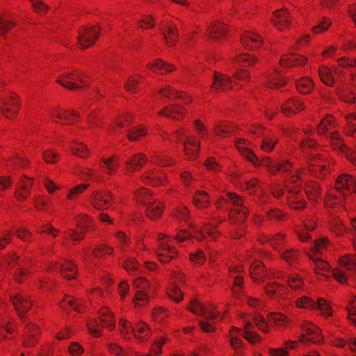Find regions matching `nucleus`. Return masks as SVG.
Instances as JSON below:
<instances>
[{
    "mask_svg": "<svg viewBox=\"0 0 356 356\" xmlns=\"http://www.w3.org/2000/svg\"><path fill=\"white\" fill-rule=\"evenodd\" d=\"M100 321L102 324L108 328L113 329L115 326V319L113 313L108 309H103L100 313Z\"/></svg>",
    "mask_w": 356,
    "mask_h": 356,
    "instance_id": "obj_36",
    "label": "nucleus"
},
{
    "mask_svg": "<svg viewBox=\"0 0 356 356\" xmlns=\"http://www.w3.org/2000/svg\"><path fill=\"white\" fill-rule=\"evenodd\" d=\"M308 171L315 177L321 178L327 172V163L318 155H314L309 161Z\"/></svg>",
    "mask_w": 356,
    "mask_h": 356,
    "instance_id": "obj_14",
    "label": "nucleus"
},
{
    "mask_svg": "<svg viewBox=\"0 0 356 356\" xmlns=\"http://www.w3.org/2000/svg\"><path fill=\"white\" fill-rule=\"evenodd\" d=\"M159 115L179 120L184 116V109L179 105L170 104L159 111Z\"/></svg>",
    "mask_w": 356,
    "mask_h": 356,
    "instance_id": "obj_26",
    "label": "nucleus"
},
{
    "mask_svg": "<svg viewBox=\"0 0 356 356\" xmlns=\"http://www.w3.org/2000/svg\"><path fill=\"white\" fill-rule=\"evenodd\" d=\"M147 67L154 72L161 74L163 72H170L175 70V67L172 65L165 63L161 60H156L154 63H149Z\"/></svg>",
    "mask_w": 356,
    "mask_h": 356,
    "instance_id": "obj_30",
    "label": "nucleus"
},
{
    "mask_svg": "<svg viewBox=\"0 0 356 356\" xmlns=\"http://www.w3.org/2000/svg\"><path fill=\"white\" fill-rule=\"evenodd\" d=\"M314 261V268L317 273L321 274L323 272H327L330 269V265L321 259H316L314 257H311Z\"/></svg>",
    "mask_w": 356,
    "mask_h": 356,
    "instance_id": "obj_52",
    "label": "nucleus"
},
{
    "mask_svg": "<svg viewBox=\"0 0 356 356\" xmlns=\"http://www.w3.org/2000/svg\"><path fill=\"white\" fill-rule=\"evenodd\" d=\"M137 200L146 207V213L152 220L159 218L163 209L161 202L154 199L147 189L141 188L135 193Z\"/></svg>",
    "mask_w": 356,
    "mask_h": 356,
    "instance_id": "obj_4",
    "label": "nucleus"
},
{
    "mask_svg": "<svg viewBox=\"0 0 356 356\" xmlns=\"http://www.w3.org/2000/svg\"><path fill=\"white\" fill-rule=\"evenodd\" d=\"M305 191L308 198L311 200H316L321 195L318 184L313 181L306 184Z\"/></svg>",
    "mask_w": 356,
    "mask_h": 356,
    "instance_id": "obj_35",
    "label": "nucleus"
},
{
    "mask_svg": "<svg viewBox=\"0 0 356 356\" xmlns=\"http://www.w3.org/2000/svg\"><path fill=\"white\" fill-rule=\"evenodd\" d=\"M71 152L81 157V158H86L89 154V150L87 147L81 143L74 141L70 146Z\"/></svg>",
    "mask_w": 356,
    "mask_h": 356,
    "instance_id": "obj_42",
    "label": "nucleus"
},
{
    "mask_svg": "<svg viewBox=\"0 0 356 356\" xmlns=\"http://www.w3.org/2000/svg\"><path fill=\"white\" fill-rule=\"evenodd\" d=\"M295 341H290L285 344V348H279L275 349H270L269 353L270 356H288V349H292L294 348Z\"/></svg>",
    "mask_w": 356,
    "mask_h": 356,
    "instance_id": "obj_46",
    "label": "nucleus"
},
{
    "mask_svg": "<svg viewBox=\"0 0 356 356\" xmlns=\"http://www.w3.org/2000/svg\"><path fill=\"white\" fill-rule=\"evenodd\" d=\"M168 295L170 298H172L175 302H179L182 299L183 293L179 289V288L177 286H173L170 289L168 292Z\"/></svg>",
    "mask_w": 356,
    "mask_h": 356,
    "instance_id": "obj_63",
    "label": "nucleus"
},
{
    "mask_svg": "<svg viewBox=\"0 0 356 356\" xmlns=\"http://www.w3.org/2000/svg\"><path fill=\"white\" fill-rule=\"evenodd\" d=\"M235 61L237 63H244L248 65H251L257 61V58L250 54H241L235 58Z\"/></svg>",
    "mask_w": 356,
    "mask_h": 356,
    "instance_id": "obj_57",
    "label": "nucleus"
},
{
    "mask_svg": "<svg viewBox=\"0 0 356 356\" xmlns=\"http://www.w3.org/2000/svg\"><path fill=\"white\" fill-rule=\"evenodd\" d=\"M166 29L167 33H163V34L166 43L172 46L177 41L179 38L177 29L175 25L170 24L166 27Z\"/></svg>",
    "mask_w": 356,
    "mask_h": 356,
    "instance_id": "obj_38",
    "label": "nucleus"
},
{
    "mask_svg": "<svg viewBox=\"0 0 356 356\" xmlns=\"http://www.w3.org/2000/svg\"><path fill=\"white\" fill-rule=\"evenodd\" d=\"M296 87L300 92L308 94L312 90L314 83L309 78L304 77L296 81Z\"/></svg>",
    "mask_w": 356,
    "mask_h": 356,
    "instance_id": "obj_39",
    "label": "nucleus"
},
{
    "mask_svg": "<svg viewBox=\"0 0 356 356\" xmlns=\"http://www.w3.org/2000/svg\"><path fill=\"white\" fill-rule=\"evenodd\" d=\"M339 96L342 101L348 104H352L355 99L353 92L350 89L339 92Z\"/></svg>",
    "mask_w": 356,
    "mask_h": 356,
    "instance_id": "obj_55",
    "label": "nucleus"
},
{
    "mask_svg": "<svg viewBox=\"0 0 356 356\" xmlns=\"http://www.w3.org/2000/svg\"><path fill=\"white\" fill-rule=\"evenodd\" d=\"M123 266L129 273H134L138 270V263L134 258H129L124 261Z\"/></svg>",
    "mask_w": 356,
    "mask_h": 356,
    "instance_id": "obj_56",
    "label": "nucleus"
},
{
    "mask_svg": "<svg viewBox=\"0 0 356 356\" xmlns=\"http://www.w3.org/2000/svg\"><path fill=\"white\" fill-rule=\"evenodd\" d=\"M134 284L138 289L134 298L136 306L144 305L149 300V296L146 289L149 287V282L143 277H139L134 280Z\"/></svg>",
    "mask_w": 356,
    "mask_h": 356,
    "instance_id": "obj_11",
    "label": "nucleus"
},
{
    "mask_svg": "<svg viewBox=\"0 0 356 356\" xmlns=\"http://www.w3.org/2000/svg\"><path fill=\"white\" fill-rule=\"evenodd\" d=\"M289 13L284 9L277 10L274 13L273 23L280 31L285 30L290 24Z\"/></svg>",
    "mask_w": 356,
    "mask_h": 356,
    "instance_id": "obj_21",
    "label": "nucleus"
},
{
    "mask_svg": "<svg viewBox=\"0 0 356 356\" xmlns=\"http://www.w3.org/2000/svg\"><path fill=\"white\" fill-rule=\"evenodd\" d=\"M319 76L323 83L327 86L332 87L334 84V79L333 77L332 70L327 67H323L319 70Z\"/></svg>",
    "mask_w": 356,
    "mask_h": 356,
    "instance_id": "obj_41",
    "label": "nucleus"
},
{
    "mask_svg": "<svg viewBox=\"0 0 356 356\" xmlns=\"http://www.w3.org/2000/svg\"><path fill=\"white\" fill-rule=\"evenodd\" d=\"M59 268L60 273L67 280L75 278L76 267L72 261L66 260L63 264L60 265Z\"/></svg>",
    "mask_w": 356,
    "mask_h": 356,
    "instance_id": "obj_34",
    "label": "nucleus"
},
{
    "mask_svg": "<svg viewBox=\"0 0 356 356\" xmlns=\"http://www.w3.org/2000/svg\"><path fill=\"white\" fill-rule=\"evenodd\" d=\"M225 26L219 22H213L208 27L209 36L211 39L218 40L225 34Z\"/></svg>",
    "mask_w": 356,
    "mask_h": 356,
    "instance_id": "obj_33",
    "label": "nucleus"
},
{
    "mask_svg": "<svg viewBox=\"0 0 356 356\" xmlns=\"http://www.w3.org/2000/svg\"><path fill=\"white\" fill-rule=\"evenodd\" d=\"M235 130L233 124L229 123H219L214 127V131L216 135L220 136H226L232 134Z\"/></svg>",
    "mask_w": 356,
    "mask_h": 356,
    "instance_id": "obj_43",
    "label": "nucleus"
},
{
    "mask_svg": "<svg viewBox=\"0 0 356 356\" xmlns=\"http://www.w3.org/2000/svg\"><path fill=\"white\" fill-rule=\"evenodd\" d=\"M227 195L229 200L236 207L234 211L231 212L230 216L233 217L236 214L238 216L239 220H243L248 213L247 207L244 204L243 200L240 196L233 193H228Z\"/></svg>",
    "mask_w": 356,
    "mask_h": 356,
    "instance_id": "obj_15",
    "label": "nucleus"
},
{
    "mask_svg": "<svg viewBox=\"0 0 356 356\" xmlns=\"http://www.w3.org/2000/svg\"><path fill=\"white\" fill-rule=\"evenodd\" d=\"M99 35V29L97 26L83 27L78 31V47L87 49L95 44Z\"/></svg>",
    "mask_w": 356,
    "mask_h": 356,
    "instance_id": "obj_6",
    "label": "nucleus"
},
{
    "mask_svg": "<svg viewBox=\"0 0 356 356\" xmlns=\"http://www.w3.org/2000/svg\"><path fill=\"white\" fill-rule=\"evenodd\" d=\"M120 325L122 327L121 333L128 334L130 332L140 341H147L151 335L150 327L143 321H138L135 324L121 319Z\"/></svg>",
    "mask_w": 356,
    "mask_h": 356,
    "instance_id": "obj_5",
    "label": "nucleus"
},
{
    "mask_svg": "<svg viewBox=\"0 0 356 356\" xmlns=\"http://www.w3.org/2000/svg\"><path fill=\"white\" fill-rule=\"evenodd\" d=\"M90 202L94 207L98 209H106L111 204L112 195L108 191H96L91 195Z\"/></svg>",
    "mask_w": 356,
    "mask_h": 356,
    "instance_id": "obj_12",
    "label": "nucleus"
},
{
    "mask_svg": "<svg viewBox=\"0 0 356 356\" xmlns=\"http://www.w3.org/2000/svg\"><path fill=\"white\" fill-rule=\"evenodd\" d=\"M331 229L337 235H341L346 231V227H344L341 220L338 218L334 219L332 221Z\"/></svg>",
    "mask_w": 356,
    "mask_h": 356,
    "instance_id": "obj_58",
    "label": "nucleus"
},
{
    "mask_svg": "<svg viewBox=\"0 0 356 356\" xmlns=\"http://www.w3.org/2000/svg\"><path fill=\"white\" fill-rule=\"evenodd\" d=\"M333 119L331 116H327L325 118H323L318 128V132L319 134H325L326 133L327 127V125H330L332 124Z\"/></svg>",
    "mask_w": 356,
    "mask_h": 356,
    "instance_id": "obj_62",
    "label": "nucleus"
},
{
    "mask_svg": "<svg viewBox=\"0 0 356 356\" xmlns=\"http://www.w3.org/2000/svg\"><path fill=\"white\" fill-rule=\"evenodd\" d=\"M211 87L218 90H222L226 91L231 88V80L225 74L215 72L213 75V83Z\"/></svg>",
    "mask_w": 356,
    "mask_h": 356,
    "instance_id": "obj_24",
    "label": "nucleus"
},
{
    "mask_svg": "<svg viewBox=\"0 0 356 356\" xmlns=\"http://www.w3.org/2000/svg\"><path fill=\"white\" fill-rule=\"evenodd\" d=\"M268 321L277 327H282L287 323L288 318L282 314L273 312L269 315Z\"/></svg>",
    "mask_w": 356,
    "mask_h": 356,
    "instance_id": "obj_45",
    "label": "nucleus"
},
{
    "mask_svg": "<svg viewBox=\"0 0 356 356\" xmlns=\"http://www.w3.org/2000/svg\"><path fill=\"white\" fill-rule=\"evenodd\" d=\"M336 185V188L338 191L342 188L348 191L353 189L356 193V181L348 175L344 174L339 176L337 179Z\"/></svg>",
    "mask_w": 356,
    "mask_h": 356,
    "instance_id": "obj_25",
    "label": "nucleus"
},
{
    "mask_svg": "<svg viewBox=\"0 0 356 356\" xmlns=\"http://www.w3.org/2000/svg\"><path fill=\"white\" fill-rule=\"evenodd\" d=\"M161 97L165 98L169 100L180 99L184 104L188 103L191 97L188 95L178 92L169 86H166L159 90Z\"/></svg>",
    "mask_w": 356,
    "mask_h": 356,
    "instance_id": "obj_18",
    "label": "nucleus"
},
{
    "mask_svg": "<svg viewBox=\"0 0 356 356\" xmlns=\"http://www.w3.org/2000/svg\"><path fill=\"white\" fill-rule=\"evenodd\" d=\"M147 156L143 153H138L128 159L125 164L129 171L134 172L143 167L147 163Z\"/></svg>",
    "mask_w": 356,
    "mask_h": 356,
    "instance_id": "obj_22",
    "label": "nucleus"
},
{
    "mask_svg": "<svg viewBox=\"0 0 356 356\" xmlns=\"http://www.w3.org/2000/svg\"><path fill=\"white\" fill-rule=\"evenodd\" d=\"M245 142L243 140L236 142V147L240 152H241L243 156H245L250 162L254 165H261L268 169V170L275 174L277 171H282L289 172L291 171L292 165L287 161L281 163H273L268 158L266 157L259 160V158L254 154V152L243 145Z\"/></svg>",
    "mask_w": 356,
    "mask_h": 356,
    "instance_id": "obj_2",
    "label": "nucleus"
},
{
    "mask_svg": "<svg viewBox=\"0 0 356 356\" xmlns=\"http://www.w3.org/2000/svg\"><path fill=\"white\" fill-rule=\"evenodd\" d=\"M248 264H250V276L256 281L262 278L264 275V268L261 261L253 259L251 254L248 255Z\"/></svg>",
    "mask_w": 356,
    "mask_h": 356,
    "instance_id": "obj_23",
    "label": "nucleus"
},
{
    "mask_svg": "<svg viewBox=\"0 0 356 356\" xmlns=\"http://www.w3.org/2000/svg\"><path fill=\"white\" fill-rule=\"evenodd\" d=\"M33 184V179L24 175L19 181V185L17 187L15 197L18 201H24L30 193V190Z\"/></svg>",
    "mask_w": 356,
    "mask_h": 356,
    "instance_id": "obj_16",
    "label": "nucleus"
},
{
    "mask_svg": "<svg viewBox=\"0 0 356 356\" xmlns=\"http://www.w3.org/2000/svg\"><path fill=\"white\" fill-rule=\"evenodd\" d=\"M231 346L235 350L236 353V356H242L241 350L243 347V342L238 337L233 334L229 339Z\"/></svg>",
    "mask_w": 356,
    "mask_h": 356,
    "instance_id": "obj_50",
    "label": "nucleus"
},
{
    "mask_svg": "<svg viewBox=\"0 0 356 356\" xmlns=\"http://www.w3.org/2000/svg\"><path fill=\"white\" fill-rule=\"evenodd\" d=\"M193 203L197 207H207L210 203L208 193L203 191H196L193 196Z\"/></svg>",
    "mask_w": 356,
    "mask_h": 356,
    "instance_id": "obj_37",
    "label": "nucleus"
},
{
    "mask_svg": "<svg viewBox=\"0 0 356 356\" xmlns=\"http://www.w3.org/2000/svg\"><path fill=\"white\" fill-rule=\"evenodd\" d=\"M102 163H104V166L102 168L106 169V172L108 175H113L118 168L117 159L115 156H113L110 159H102Z\"/></svg>",
    "mask_w": 356,
    "mask_h": 356,
    "instance_id": "obj_47",
    "label": "nucleus"
},
{
    "mask_svg": "<svg viewBox=\"0 0 356 356\" xmlns=\"http://www.w3.org/2000/svg\"><path fill=\"white\" fill-rule=\"evenodd\" d=\"M305 170L303 168L297 170L295 174H291V177L285 182V188L286 189L289 196H287V201L289 207L293 209H302L305 208V202L300 194V191L296 187L293 188L291 184H296L299 186L298 181L302 180L304 177Z\"/></svg>",
    "mask_w": 356,
    "mask_h": 356,
    "instance_id": "obj_3",
    "label": "nucleus"
},
{
    "mask_svg": "<svg viewBox=\"0 0 356 356\" xmlns=\"http://www.w3.org/2000/svg\"><path fill=\"white\" fill-rule=\"evenodd\" d=\"M340 265L341 268L334 270L332 274L338 282L344 283L348 275L343 270V268L350 272L356 269V258L353 256H344L340 259Z\"/></svg>",
    "mask_w": 356,
    "mask_h": 356,
    "instance_id": "obj_10",
    "label": "nucleus"
},
{
    "mask_svg": "<svg viewBox=\"0 0 356 356\" xmlns=\"http://www.w3.org/2000/svg\"><path fill=\"white\" fill-rule=\"evenodd\" d=\"M252 325L248 322L245 327H244V330L243 332H241L239 329L238 328H234V330L236 332H239V333H241V334L243 335V337L247 340L250 343H257L258 341H261V338L259 336L258 334L255 333L254 332H253L252 330Z\"/></svg>",
    "mask_w": 356,
    "mask_h": 356,
    "instance_id": "obj_32",
    "label": "nucleus"
},
{
    "mask_svg": "<svg viewBox=\"0 0 356 356\" xmlns=\"http://www.w3.org/2000/svg\"><path fill=\"white\" fill-rule=\"evenodd\" d=\"M327 136L336 148L341 149L346 153V158L356 165V152L346 149L343 143L341 136L337 132L330 133Z\"/></svg>",
    "mask_w": 356,
    "mask_h": 356,
    "instance_id": "obj_17",
    "label": "nucleus"
},
{
    "mask_svg": "<svg viewBox=\"0 0 356 356\" xmlns=\"http://www.w3.org/2000/svg\"><path fill=\"white\" fill-rule=\"evenodd\" d=\"M327 242L325 238H319L314 242L312 250L314 252H321L327 247Z\"/></svg>",
    "mask_w": 356,
    "mask_h": 356,
    "instance_id": "obj_64",
    "label": "nucleus"
},
{
    "mask_svg": "<svg viewBox=\"0 0 356 356\" xmlns=\"http://www.w3.org/2000/svg\"><path fill=\"white\" fill-rule=\"evenodd\" d=\"M168 238L169 236L163 234H160L158 236L160 250L163 252H166V254L163 252L157 254L159 260L162 263H167L170 261L171 259L175 258L177 254V252L175 250V249L168 245V241H165V239Z\"/></svg>",
    "mask_w": 356,
    "mask_h": 356,
    "instance_id": "obj_13",
    "label": "nucleus"
},
{
    "mask_svg": "<svg viewBox=\"0 0 356 356\" xmlns=\"http://www.w3.org/2000/svg\"><path fill=\"white\" fill-rule=\"evenodd\" d=\"M241 43L246 49L253 50L261 47L262 40L260 35L248 31L241 36Z\"/></svg>",
    "mask_w": 356,
    "mask_h": 356,
    "instance_id": "obj_19",
    "label": "nucleus"
},
{
    "mask_svg": "<svg viewBox=\"0 0 356 356\" xmlns=\"http://www.w3.org/2000/svg\"><path fill=\"white\" fill-rule=\"evenodd\" d=\"M0 104L3 115L6 118L11 119L18 113L20 107L19 98L15 94H11L1 98Z\"/></svg>",
    "mask_w": 356,
    "mask_h": 356,
    "instance_id": "obj_8",
    "label": "nucleus"
},
{
    "mask_svg": "<svg viewBox=\"0 0 356 356\" xmlns=\"http://www.w3.org/2000/svg\"><path fill=\"white\" fill-rule=\"evenodd\" d=\"M88 186L89 184H88L78 185L77 186L70 190L67 194V198L70 200L74 199L78 194L84 191Z\"/></svg>",
    "mask_w": 356,
    "mask_h": 356,
    "instance_id": "obj_60",
    "label": "nucleus"
},
{
    "mask_svg": "<svg viewBox=\"0 0 356 356\" xmlns=\"http://www.w3.org/2000/svg\"><path fill=\"white\" fill-rule=\"evenodd\" d=\"M253 320L254 321V323L257 325V326L259 327V329L261 331H262L264 332H267L268 323L261 315H260L259 314H256L254 316Z\"/></svg>",
    "mask_w": 356,
    "mask_h": 356,
    "instance_id": "obj_59",
    "label": "nucleus"
},
{
    "mask_svg": "<svg viewBox=\"0 0 356 356\" xmlns=\"http://www.w3.org/2000/svg\"><path fill=\"white\" fill-rule=\"evenodd\" d=\"M146 134L144 129H138L133 127L127 134V138L131 141H136L139 139L140 136H143Z\"/></svg>",
    "mask_w": 356,
    "mask_h": 356,
    "instance_id": "obj_53",
    "label": "nucleus"
},
{
    "mask_svg": "<svg viewBox=\"0 0 356 356\" xmlns=\"http://www.w3.org/2000/svg\"><path fill=\"white\" fill-rule=\"evenodd\" d=\"M280 252L282 254L283 259L289 262L295 260L298 255L294 250L290 248H282L280 250Z\"/></svg>",
    "mask_w": 356,
    "mask_h": 356,
    "instance_id": "obj_54",
    "label": "nucleus"
},
{
    "mask_svg": "<svg viewBox=\"0 0 356 356\" xmlns=\"http://www.w3.org/2000/svg\"><path fill=\"white\" fill-rule=\"evenodd\" d=\"M277 142V139L271 136H264L261 148L264 152H271L273 149L275 144Z\"/></svg>",
    "mask_w": 356,
    "mask_h": 356,
    "instance_id": "obj_48",
    "label": "nucleus"
},
{
    "mask_svg": "<svg viewBox=\"0 0 356 356\" xmlns=\"http://www.w3.org/2000/svg\"><path fill=\"white\" fill-rule=\"evenodd\" d=\"M183 145L184 152L190 159L197 157L200 148V142H195L191 138H188L185 141H184Z\"/></svg>",
    "mask_w": 356,
    "mask_h": 356,
    "instance_id": "obj_31",
    "label": "nucleus"
},
{
    "mask_svg": "<svg viewBox=\"0 0 356 356\" xmlns=\"http://www.w3.org/2000/svg\"><path fill=\"white\" fill-rule=\"evenodd\" d=\"M283 240V236L280 234H276L273 237L265 236V239H261L262 243L269 242L273 246L280 245Z\"/></svg>",
    "mask_w": 356,
    "mask_h": 356,
    "instance_id": "obj_61",
    "label": "nucleus"
},
{
    "mask_svg": "<svg viewBox=\"0 0 356 356\" xmlns=\"http://www.w3.org/2000/svg\"><path fill=\"white\" fill-rule=\"evenodd\" d=\"M142 179L147 183H153L156 184V182H162L164 180V177H157L154 175L153 170H149L142 176Z\"/></svg>",
    "mask_w": 356,
    "mask_h": 356,
    "instance_id": "obj_51",
    "label": "nucleus"
},
{
    "mask_svg": "<svg viewBox=\"0 0 356 356\" xmlns=\"http://www.w3.org/2000/svg\"><path fill=\"white\" fill-rule=\"evenodd\" d=\"M296 303L298 307L301 308L312 309H318L321 314L324 316H329L332 314V309L330 306L325 300L322 298L318 299V302H316L309 298L303 296L300 298H298Z\"/></svg>",
    "mask_w": 356,
    "mask_h": 356,
    "instance_id": "obj_7",
    "label": "nucleus"
},
{
    "mask_svg": "<svg viewBox=\"0 0 356 356\" xmlns=\"http://www.w3.org/2000/svg\"><path fill=\"white\" fill-rule=\"evenodd\" d=\"M303 109L302 102L298 99H290L282 106V111L285 115H289Z\"/></svg>",
    "mask_w": 356,
    "mask_h": 356,
    "instance_id": "obj_29",
    "label": "nucleus"
},
{
    "mask_svg": "<svg viewBox=\"0 0 356 356\" xmlns=\"http://www.w3.org/2000/svg\"><path fill=\"white\" fill-rule=\"evenodd\" d=\"M51 115L58 119L70 120L73 123L75 122L76 120L78 119L80 116L79 113H76L72 110L65 111L63 114H62L59 111L53 110L51 113Z\"/></svg>",
    "mask_w": 356,
    "mask_h": 356,
    "instance_id": "obj_40",
    "label": "nucleus"
},
{
    "mask_svg": "<svg viewBox=\"0 0 356 356\" xmlns=\"http://www.w3.org/2000/svg\"><path fill=\"white\" fill-rule=\"evenodd\" d=\"M299 340L302 343H305L307 341L314 343H318L322 341L323 338L318 332L316 327L312 325L306 328L305 334H302Z\"/></svg>",
    "mask_w": 356,
    "mask_h": 356,
    "instance_id": "obj_27",
    "label": "nucleus"
},
{
    "mask_svg": "<svg viewBox=\"0 0 356 356\" xmlns=\"http://www.w3.org/2000/svg\"><path fill=\"white\" fill-rule=\"evenodd\" d=\"M347 122V133L348 135H353L356 131V113H350L346 115Z\"/></svg>",
    "mask_w": 356,
    "mask_h": 356,
    "instance_id": "obj_49",
    "label": "nucleus"
},
{
    "mask_svg": "<svg viewBox=\"0 0 356 356\" xmlns=\"http://www.w3.org/2000/svg\"><path fill=\"white\" fill-rule=\"evenodd\" d=\"M10 300L15 309L25 325L24 331L23 344L25 347L34 346L38 341L40 331L38 327L31 321H26L24 314L31 308V302L29 297L22 293L10 295Z\"/></svg>",
    "mask_w": 356,
    "mask_h": 356,
    "instance_id": "obj_1",
    "label": "nucleus"
},
{
    "mask_svg": "<svg viewBox=\"0 0 356 356\" xmlns=\"http://www.w3.org/2000/svg\"><path fill=\"white\" fill-rule=\"evenodd\" d=\"M188 309L195 314L203 316L207 319H213L217 316V314L213 310L204 307L196 300L191 301V305Z\"/></svg>",
    "mask_w": 356,
    "mask_h": 356,
    "instance_id": "obj_20",
    "label": "nucleus"
},
{
    "mask_svg": "<svg viewBox=\"0 0 356 356\" xmlns=\"http://www.w3.org/2000/svg\"><path fill=\"white\" fill-rule=\"evenodd\" d=\"M289 286L294 291H298L303 287L302 279L298 275L293 274L286 276Z\"/></svg>",
    "mask_w": 356,
    "mask_h": 356,
    "instance_id": "obj_44",
    "label": "nucleus"
},
{
    "mask_svg": "<svg viewBox=\"0 0 356 356\" xmlns=\"http://www.w3.org/2000/svg\"><path fill=\"white\" fill-rule=\"evenodd\" d=\"M84 76H86V74L83 72L73 71L66 72L58 77L57 82L63 87L70 90H74L81 88L76 85V81L84 83Z\"/></svg>",
    "mask_w": 356,
    "mask_h": 356,
    "instance_id": "obj_9",
    "label": "nucleus"
},
{
    "mask_svg": "<svg viewBox=\"0 0 356 356\" xmlns=\"http://www.w3.org/2000/svg\"><path fill=\"white\" fill-rule=\"evenodd\" d=\"M306 61L307 58L301 56L290 54L281 58L280 64L284 67H291L295 65H303Z\"/></svg>",
    "mask_w": 356,
    "mask_h": 356,
    "instance_id": "obj_28",
    "label": "nucleus"
}]
</instances>
